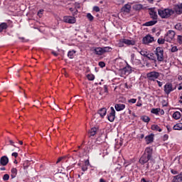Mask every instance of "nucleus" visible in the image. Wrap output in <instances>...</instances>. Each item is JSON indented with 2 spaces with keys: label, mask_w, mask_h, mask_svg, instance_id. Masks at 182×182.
I'll use <instances>...</instances> for the list:
<instances>
[{
  "label": "nucleus",
  "mask_w": 182,
  "mask_h": 182,
  "mask_svg": "<svg viewBox=\"0 0 182 182\" xmlns=\"http://www.w3.org/2000/svg\"><path fill=\"white\" fill-rule=\"evenodd\" d=\"M134 68H132V66L129 65V64L127 65V66L124 68V72L125 73H127V75H130V73H132V72L134 71V70H133Z\"/></svg>",
  "instance_id": "f3484780"
},
{
  "label": "nucleus",
  "mask_w": 182,
  "mask_h": 182,
  "mask_svg": "<svg viewBox=\"0 0 182 182\" xmlns=\"http://www.w3.org/2000/svg\"><path fill=\"white\" fill-rule=\"evenodd\" d=\"M96 133H97V128L96 127H92L89 131L90 136H95Z\"/></svg>",
  "instance_id": "a878e982"
},
{
  "label": "nucleus",
  "mask_w": 182,
  "mask_h": 182,
  "mask_svg": "<svg viewBox=\"0 0 182 182\" xmlns=\"http://www.w3.org/2000/svg\"><path fill=\"white\" fill-rule=\"evenodd\" d=\"M141 120H142V122H144V123H149V122H150V117L144 115L141 117Z\"/></svg>",
  "instance_id": "2f4dec72"
},
{
  "label": "nucleus",
  "mask_w": 182,
  "mask_h": 182,
  "mask_svg": "<svg viewBox=\"0 0 182 182\" xmlns=\"http://www.w3.org/2000/svg\"><path fill=\"white\" fill-rule=\"evenodd\" d=\"M173 129V130H182V124H176Z\"/></svg>",
  "instance_id": "72a5a7b5"
},
{
  "label": "nucleus",
  "mask_w": 182,
  "mask_h": 182,
  "mask_svg": "<svg viewBox=\"0 0 182 182\" xmlns=\"http://www.w3.org/2000/svg\"><path fill=\"white\" fill-rule=\"evenodd\" d=\"M63 159H65V157H60L57 162H56V164H58V163H60V161H62V160H63Z\"/></svg>",
  "instance_id": "6e6d98bb"
},
{
  "label": "nucleus",
  "mask_w": 182,
  "mask_h": 182,
  "mask_svg": "<svg viewBox=\"0 0 182 182\" xmlns=\"http://www.w3.org/2000/svg\"><path fill=\"white\" fill-rule=\"evenodd\" d=\"M172 182H182V172L173 177Z\"/></svg>",
  "instance_id": "6ab92c4d"
},
{
  "label": "nucleus",
  "mask_w": 182,
  "mask_h": 182,
  "mask_svg": "<svg viewBox=\"0 0 182 182\" xmlns=\"http://www.w3.org/2000/svg\"><path fill=\"white\" fill-rule=\"evenodd\" d=\"M176 90V87H173V84L170 82H167L164 86V91L165 95H170L171 92H174Z\"/></svg>",
  "instance_id": "423d86ee"
},
{
  "label": "nucleus",
  "mask_w": 182,
  "mask_h": 182,
  "mask_svg": "<svg viewBox=\"0 0 182 182\" xmlns=\"http://www.w3.org/2000/svg\"><path fill=\"white\" fill-rule=\"evenodd\" d=\"M93 11H95V12H100V9L99 8V6H95L93 7Z\"/></svg>",
  "instance_id": "09e8293b"
},
{
  "label": "nucleus",
  "mask_w": 182,
  "mask_h": 182,
  "mask_svg": "<svg viewBox=\"0 0 182 182\" xmlns=\"http://www.w3.org/2000/svg\"><path fill=\"white\" fill-rule=\"evenodd\" d=\"M136 106H137L138 107H141V106H142L141 102H138L136 103Z\"/></svg>",
  "instance_id": "680f3d73"
},
{
  "label": "nucleus",
  "mask_w": 182,
  "mask_h": 182,
  "mask_svg": "<svg viewBox=\"0 0 182 182\" xmlns=\"http://www.w3.org/2000/svg\"><path fill=\"white\" fill-rule=\"evenodd\" d=\"M176 36V32L173 30H169L165 35V40L166 42H173L174 37Z\"/></svg>",
  "instance_id": "39448f33"
},
{
  "label": "nucleus",
  "mask_w": 182,
  "mask_h": 182,
  "mask_svg": "<svg viewBox=\"0 0 182 182\" xmlns=\"http://www.w3.org/2000/svg\"><path fill=\"white\" fill-rule=\"evenodd\" d=\"M164 42H166V37H164V38H159L158 39V43L159 45H164Z\"/></svg>",
  "instance_id": "58836bf2"
},
{
  "label": "nucleus",
  "mask_w": 182,
  "mask_h": 182,
  "mask_svg": "<svg viewBox=\"0 0 182 182\" xmlns=\"http://www.w3.org/2000/svg\"><path fill=\"white\" fill-rule=\"evenodd\" d=\"M157 83H158V86H159V87H161V86H163V82H160L159 80H156Z\"/></svg>",
  "instance_id": "13d9d810"
},
{
  "label": "nucleus",
  "mask_w": 182,
  "mask_h": 182,
  "mask_svg": "<svg viewBox=\"0 0 182 182\" xmlns=\"http://www.w3.org/2000/svg\"><path fill=\"white\" fill-rule=\"evenodd\" d=\"M146 58H147V59H149V60H154L156 62V58H154V53L148 54Z\"/></svg>",
  "instance_id": "c9c22d12"
},
{
  "label": "nucleus",
  "mask_w": 182,
  "mask_h": 182,
  "mask_svg": "<svg viewBox=\"0 0 182 182\" xmlns=\"http://www.w3.org/2000/svg\"><path fill=\"white\" fill-rule=\"evenodd\" d=\"M178 90H182V82L179 83Z\"/></svg>",
  "instance_id": "4d7b16f0"
},
{
  "label": "nucleus",
  "mask_w": 182,
  "mask_h": 182,
  "mask_svg": "<svg viewBox=\"0 0 182 182\" xmlns=\"http://www.w3.org/2000/svg\"><path fill=\"white\" fill-rule=\"evenodd\" d=\"M177 41H178V43L181 45L182 44V36H178Z\"/></svg>",
  "instance_id": "c03bdc74"
},
{
  "label": "nucleus",
  "mask_w": 182,
  "mask_h": 182,
  "mask_svg": "<svg viewBox=\"0 0 182 182\" xmlns=\"http://www.w3.org/2000/svg\"><path fill=\"white\" fill-rule=\"evenodd\" d=\"M102 144V147H105V150H103V154H109V153L107 152V149H109V145H107V143L103 141Z\"/></svg>",
  "instance_id": "c756f323"
},
{
  "label": "nucleus",
  "mask_w": 182,
  "mask_h": 182,
  "mask_svg": "<svg viewBox=\"0 0 182 182\" xmlns=\"http://www.w3.org/2000/svg\"><path fill=\"white\" fill-rule=\"evenodd\" d=\"M133 9L135 11H141V9H144V6L142 4H136L133 6Z\"/></svg>",
  "instance_id": "412c9836"
},
{
  "label": "nucleus",
  "mask_w": 182,
  "mask_h": 182,
  "mask_svg": "<svg viewBox=\"0 0 182 182\" xmlns=\"http://www.w3.org/2000/svg\"><path fill=\"white\" fill-rule=\"evenodd\" d=\"M145 140L146 144H150V143H153V141L154 140V136L153 134L148 135L145 137Z\"/></svg>",
  "instance_id": "aec40b11"
},
{
  "label": "nucleus",
  "mask_w": 182,
  "mask_h": 182,
  "mask_svg": "<svg viewBox=\"0 0 182 182\" xmlns=\"http://www.w3.org/2000/svg\"><path fill=\"white\" fill-rule=\"evenodd\" d=\"M43 14V9L39 10L38 12V16H39V18H42Z\"/></svg>",
  "instance_id": "a18cd8bd"
},
{
  "label": "nucleus",
  "mask_w": 182,
  "mask_h": 182,
  "mask_svg": "<svg viewBox=\"0 0 182 182\" xmlns=\"http://www.w3.org/2000/svg\"><path fill=\"white\" fill-rule=\"evenodd\" d=\"M99 66H100V68H105L106 66V64L105 63V62H100L99 63Z\"/></svg>",
  "instance_id": "8fccbe9b"
},
{
  "label": "nucleus",
  "mask_w": 182,
  "mask_h": 182,
  "mask_svg": "<svg viewBox=\"0 0 182 182\" xmlns=\"http://www.w3.org/2000/svg\"><path fill=\"white\" fill-rule=\"evenodd\" d=\"M3 180L4 181H8V180H9V174L8 173L4 174L3 176Z\"/></svg>",
  "instance_id": "a19ab883"
},
{
  "label": "nucleus",
  "mask_w": 182,
  "mask_h": 182,
  "mask_svg": "<svg viewBox=\"0 0 182 182\" xmlns=\"http://www.w3.org/2000/svg\"><path fill=\"white\" fill-rule=\"evenodd\" d=\"M9 142L10 143L11 146H13L14 147H16V145H15V142H14V141L9 139Z\"/></svg>",
  "instance_id": "603ef678"
},
{
  "label": "nucleus",
  "mask_w": 182,
  "mask_h": 182,
  "mask_svg": "<svg viewBox=\"0 0 182 182\" xmlns=\"http://www.w3.org/2000/svg\"><path fill=\"white\" fill-rule=\"evenodd\" d=\"M75 53H76V51L73 50L68 52V56L70 58V59H73V57L75 56Z\"/></svg>",
  "instance_id": "473e14b6"
},
{
  "label": "nucleus",
  "mask_w": 182,
  "mask_h": 182,
  "mask_svg": "<svg viewBox=\"0 0 182 182\" xmlns=\"http://www.w3.org/2000/svg\"><path fill=\"white\" fill-rule=\"evenodd\" d=\"M149 15L154 21H157L159 16H157V11H156L154 9H151L149 10Z\"/></svg>",
  "instance_id": "9b49d317"
},
{
  "label": "nucleus",
  "mask_w": 182,
  "mask_h": 182,
  "mask_svg": "<svg viewBox=\"0 0 182 182\" xmlns=\"http://www.w3.org/2000/svg\"><path fill=\"white\" fill-rule=\"evenodd\" d=\"M142 42L144 45H149V43H152V42H154V37L151 36V35L150 34H148L143 38Z\"/></svg>",
  "instance_id": "6e6552de"
},
{
  "label": "nucleus",
  "mask_w": 182,
  "mask_h": 182,
  "mask_svg": "<svg viewBox=\"0 0 182 182\" xmlns=\"http://www.w3.org/2000/svg\"><path fill=\"white\" fill-rule=\"evenodd\" d=\"M11 156L13 157H15V159H16V157H18V152H14L11 154Z\"/></svg>",
  "instance_id": "5fc2aeb1"
},
{
  "label": "nucleus",
  "mask_w": 182,
  "mask_h": 182,
  "mask_svg": "<svg viewBox=\"0 0 182 182\" xmlns=\"http://www.w3.org/2000/svg\"><path fill=\"white\" fill-rule=\"evenodd\" d=\"M155 55L158 62H163L164 60V50L161 47H157L155 50Z\"/></svg>",
  "instance_id": "7ed1b4c3"
},
{
  "label": "nucleus",
  "mask_w": 182,
  "mask_h": 182,
  "mask_svg": "<svg viewBox=\"0 0 182 182\" xmlns=\"http://www.w3.org/2000/svg\"><path fill=\"white\" fill-rule=\"evenodd\" d=\"M63 21L65 22V23H75L76 18H75V17L65 16L63 17Z\"/></svg>",
  "instance_id": "1a4fd4ad"
},
{
  "label": "nucleus",
  "mask_w": 182,
  "mask_h": 182,
  "mask_svg": "<svg viewBox=\"0 0 182 182\" xmlns=\"http://www.w3.org/2000/svg\"><path fill=\"white\" fill-rule=\"evenodd\" d=\"M98 113L101 117H104V116H106V113H107V109L106 108H102L98 111Z\"/></svg>",
  "instance_id": "393cba45"
},
{
  "label": "nucleus",
  "mask_w": 182,
  "mask_h": 182,
  "mask_svg": "<svg viewBox=\"0 0 182 182\" xmlns=\"http://www.w3.org/2000/svg\"><path fill=\"white\" fill-rule=\"evenodd\" d=\"M52 54L54 55V56H58V55H59L58 53L55 52V51H52Z\"/></svg>",
  "instance_id": "0e129e2a"
},
{
  "label": "nucleus",
  "mask_w": 182,
  "mask_h": 182,
  "mask_svg": "<svg viewBox=\"0 0 182 182\" xmlns=\"http://www.w3.org/2000/svg\"><path fill=\"white\" fill-rule=\"evenodd\" d=\"M153 160V148L146 147L143 155L139 159L140 164H146Z\"/></svg>",
  "instance_id": "f257e3e1"
},
{
  "label": "nucleus",
  "mask_w": 182,
  "mask_h": 182,
  "mask_svg": "<svg viewBox=\"0 0 182 182\" xmlns=\"http://www.w3.org/2000/svg\"><path fill=\"white\" fill-rule=\"evenodd\" d=\"M11 178H15V177H16V175L18 174V169H16V168H12L11 170Z\"/></svg>",
  "instance_id": "5701e85b"
},
{
  "label": "nucleus",
  "mask_w": 182,
  "mask_h": 182,
  "mask_svg": "<svg viewBox=\"0 0 182 182\" xmlns=\"http://www.w3.org/2000/svg\"><path fill=\"white\" fill-rule=\"evenodd\" d=\"M174 12H176V14H177V15H181V14H182L181 5H176L173 7V14H174Z\"/></svg>",
  "instance_id": "2eb2a0df"
},
{
  "label": "nucleus",
  "mask_w": 182,
  "mask_h": 182,
  "mask_svg": "<svg viewBox=\"0 0 182 182\" xmlns=\"http://www.w3.org/2000/svg\"><path fill=\"white\" fill-rule=\"evenodd\" d=\"M107 119L109 122H114V119H116V110L113 107H110V112L107 116Z\"/></svg>",
  "instance_id": "0eeeda50"
},
{
  "label": "nucleus",
  "mask_w": 182,
  "mask_h": 182,
  "mask_svg": "<svg viewBox=\"0 0 182 182\" xmlns=\"http://www.w3.org/2000/svg\"><path fill=\"white\" fill-rule=\"evenodd\" d=\"M73 16H75V15H77V9H75V11L73 12Z\"/></svg>",
  "instance_id": "052dcab7"
},
{
  "label": "nucleus",
  "mask_w": 182,
  "mask_h": 182,
  "mask_svg": "<svg viewBox=\"0 0 182 182\" xmlns=\"http://www.w3.org/2000/svg\"><path fill=\"white\" fill-rule=\"evenodd\" d=\"M168 135L164 134L163 136L164 141H166V140H168Z\"/></svg>",
  "instance_id": "864d4df0"
},
{
  "label": "nucleus",
  "mask_w": 182,
  "mask_h": 182,
  "mask_svg": "<svg viewBox=\"0 0 182 182\" xmlns=\"http://www.w3.org/2000/svg\"><path fill=\"white\" fill-rule=\"evenodd\" d=\"M178 80H182V75H178Z\"/></svg>",
  "instance_id": "69168bd1"
},
{
  "label": "nucleus",
  "mask_w": 182,
  "mask_h": 182,
  "mask_svg": "<svg viewBox=\"0 0 182 182\" xmlns=\"http://www.w3.org/2000/svg\"><path fill=\"white\" fill-rule=\"evenodd\" d=\"M87 78L88 79V80H95V76L93 75V74H88L87 75Z\"/></svg>",
  "instance_id": "ea45409f"
},
{
  "label": "nucleus",
  "mask_w": 182,
  "mask_h": 182,
  "mask_svg": "<svg viewBox=\"0 0 182 182\" xmlns=\"http://www.w3.org/2000/svg\"><path fill=\"white\" fill-rule=\"evenodd\" d=\"M171 173L173 175L178 174V171L175 169H171Z\"/></svg>",
  "instance_id": "3c124183"
},
{
  "label": "nucleus",
  "mask_w": 182,
  "mask_h": 182,
  "mask_svg": "<svg viewBox=\"0 0 182 182\" xmlns=\"http://www.w3.org/2000/svg\"><path fill=\"white\" fill-rule=\"evenodd\" d=\"M122 42H124V45H127L128 46L136 45V41L134 40H129L126 38H122Z\"/></svg>",
  "instance_id": "4468645a"
},
{
  "label": "nucleus",
  "mask_w": 182,
  "mask_h": 182,
  "mask_svg": "<svg viewBox=\"0 0 182 182\" xmlns=\"http://www.w3.org/2000/svg\"><path fill=\"white\" fill-rule=\"evenodd\" d=\"M118 46L119 48H123L124 46V42H123V39L119 40Z\"/></svg>",
  "instance_id": "79ce46f5"
},
{
  "label": "nucleus",
  "mask_w": 182,
  "mask_h": 182,
  "mask_svg": "<svg viewBox=\"0 0 182 182\" xmlns=\"http://www.w3.org/2000/svg\"><path fill=\"white\" fill-rule=\"evenodd\" d=\"M87 19H89V21H93V19L95 18L94 17H93V16H92L91 14H90V13H88L87 14Z\"/></svg>",
  "instance_id": "37998d69"
},
{
  "label": "nucleus",
  "mask_w": 182,
  "mask_h": 182,
  "mask_svg": "<svg viewBox=\"0 0 182 182\" xmlns=\"http://www.w3.org/2000/svg\"><path fill=\"white\" fill-rule=\"evenodd\" d=\"M159 112L161 114H164V110L161 109Z\"/></svg>",
  "instance_id": "338daca9"
},
{
  "label": "nucleus",
  "mask_w": 182,
  "mask_h": 182,
  "mask_svg": "<svg viewBox=\"0 0 182 182\" xmlns=\"http://www.w3.org/2000/svg\"><path fill=\"white\" fill-rule=\"evenodd\" d=\"M89 166H90V162L89 161V159H87L81 167L82 171H87V167H89Z\"/></svg>",
  "instance_id": "a211bd4d"
},
{
  "label": "nucleus",
  "mask_w": 182,
  "mask_h": 182,
  "mask_svg": "<svg viewBox=\"0 0 182 182\" xmlns=\"http://www.w3.org/2000/svg\"><path fill=\"white\" fill-rule=\"evenodd\" d=\"M136 55L134 53L131 54V62L132 65H135V66H139L141 63V61L139 59L135 58Z\"/></svg>",
  "instance_id": "9d476101"
},
{
  "label": "nucleus",
  "mask_w": 182,
  "mask_h": 182,
  "mask_svg": "<svg viewBox=\"0 0 182 182\" xmlns=\"http://www.w3.org/2000/svg\"><path fill=\"white\" fill-rule=\"evenodd\" d=\"M151 130H154L155 132H161L162 131L161 128H160V127H159V125H157V124L151 125Z\"/></svg>",
  "instance_id": "bb28decb"
},
{
  "label": "nucleus",
  "mask_w": 182,
  "mask_h": 182,
  "mask_svg": "<svg viewBox=\"0 0 182 182\" xmlns=\"http://www.w3.org/2000/svg\"><path fill=\"white\" fill-rule=\"evenodd\" d=\"M94 52L95 55H98L100 56H102L103 55L102 47H97L94 49Z\"/></svg>",
  "instance_id": "4be33fe9"
},
{
  "label": "nucleus",
  "mask_w": 182,
  "mask_h": 182,
  "mask_svg": "<svg viewBox=\"0 0 182 182\" xmlns=\"http://www.w3.org/2000/svg\"><path fill=\"white\" fill-rule=\"evenodd\" d=\"M139 53L141 55V56H144L145 58H147L149 55V53L146 50H141L139 51Z\"/></svg>",
  "instance_id": "4c0bfd02"
},
{
  "label": "nucleus",
  "mask_w": 182,
  "mask_h": 182,
  "mask_svg": "<svg viewBox=\"0 0 182 182\" xmlns=\"http://www.w3.org/2000/svg\"><path fill=\"white\" fill-rule=\"evenodd\" d=\"M173 14L174 11L170 9H161L158 10V14L162 19H168Z\"/></svg>",
  "instance_id": "f03ea898"
},
{
  "label": "nucleus",
  "mask_w": 182,
  "mask_h": 182,
  "mask_svg": "<svg viewBox=\"0 0 182 182\" xmlns=\"http://www.w3.org/2000/svg\"><path fill=\"white\" fill-rule=\"evenodd\" d=\"M146 77L149 82H156V80L160 77V73L156 71L149 72L146 74Z\"/></svg>",
  "instance_id": "20e7f679"
},
{
  "label": "nucleus",
  "mask_w": 182,
  "mask_h": 182,
  "mask_svg": "<svg viewBox=\"0 0 182 182\" xmlns=\"http://www.w3.org/2000/svg\"><path fill=\"white\" fill-rule=\"evenodd\" d=\"M136 102H137V100L134 99V98H132V99H130V100H128L129 103H132V104L136 103Z\"/></svg>",
  "instance_id": "49530a36"
},
{
  "label": "nucleus",
  "mask_w": 182,
  "mask_h": 182,
  "mask_svg": "<svg viewBox=\"0 0 182 182\" xmlns=\"http://www.w3.org/2000/svg\"><path fill=\"white\" fill-rule=\"evenodd\" d=\"M102 55H103L104 53H107V52H111L112 48L111 47L107 46V47L102 48Z\"/></svg>",
  "instance_id": "7c9ffc66"
},
{
  "label": "nucleus",
  "mask_w": 182,
  "mask_h": 182,
  "mask_svg": "<svg viewBox=\"0 0 182 182\" xmlns=\"http://www.w3.org/2000/svg\"><path fill=\"white\" fill-rule=\"evenodd\" d=\"M114 107L117 112H122V110H124V109H126V105L124 104H116Z\"/></svg>",
  "instance_id": "dca6fc26"
},
{
  "label": "nucleus",
  "mask_w": 182,
  "mask_h": 182,
  "mask_svg": "<svg viewBox=\"0 0 182 182\" xmlns=\"http://www.w3.org/2000/svg\"><path fill=\"white\" fill-rule=\"evenodd\" d=\"M122 12H124L125 14H129L130 11H132V5L127 4H125L121 9Z\"/></svg>",
  "instance_id": "f8f14e48"
},
{
  "label": "nucleus",
  "mask_w": 182,
  "mask_h": 182,
  "mask_svg": "<svg viewBox=\"0 0 182 182\" xmlns=\"http://www.w3.org/2000/svg\"><path fill=\"white\" fill-rule=\"evenodd\" d=\"M102 137H106V135H102L101 136L98 137L97 139V141H100V140L102 139Z\"/></svg>",
  "instance_id": "bf43d9fd"
},
{
  "label": "nucleus",
  "mask_w": 182,
  "mask_h": 182,
  "mask_svg": "<svg viewBox=\"0 0 182 182\" xmlns=\"http://www.w3.org/2000/svg\"><path fill=\"white\" fill-rule=\"evenodd\" d=\"M177 50H178V49L177 48V46H173L171 49V52H177Z\"/></svg>",
  "instance_id": "de8ad7c7"
},
{
  "label": "nucleus",
  "mask_w": 182,
  "mask_h": 182,
  "mask_svg": "<svg viewBox=\"0 0 182 182\" xmlns=\"http://www.w3.org/2000/svg\"><path fill=\"white\" fill-rule=\"evenodd\" d=\"M157 23V20H153L148 22H146L144 24V26H153V25H156Z\"/></svg>",
  "instance_id": "b1692460"
},
{
  "label": "nucleus",
  "mask_w": 182,
  "mask_h": 182,
  "mask_svg": "<svg viewBox=\"0 0 182 182\" xmlns=\"http://www.w3.org/2000/svg\"><path fill=\"white\" fill-rule=\"evenodd\" d=\"M176 31H182V23H178L175 25Z\"/></svg>",
  "instance_id": "f704fd0d"
},
{
  "label": "nucleus",
  "mask_w": 182,
  "mask_h": 182,
  "mask_svg": "<svg viewBox=\"0 0 182 182\" xmlns=\"http://www.w3.org/2000/svg\"><path fill=\"white\" fill-rule=\"evenodd\" d=\"M173 117L176 120H178V119H180V117H181V113H180V112H178V111H176L173 114Z\"/></svg>",
  "instance_id": "cd10ccee"
},
{
  "label": "nucleus",
  "mask_w": 182,
  "mask_h": 182,
  "mask_svg": "<svg viewBox=\"0 0 182 182\" xmlns=\"http://www.w3.org/2000/svg\"><path fill=\"white\" fill-rule=\"evenodd\" d=\"M100 182H106V181H105V179H103V178H100Z\"/></svg>",
  "instance_id": "774afa93"
},
{
  "label": "nucleus",
  "mask_w": 182,
  "mask_h": 182,
  "mask_svg": "<svg viewBox=\"0 0 182 182\" xmlns=\"http://www.w3.org/2000/svg\"><path fill=\"white\" fill-rule=\"evenodd\" d=\"M8 163H9V159L8 158V156H1V159H0V164L1 166H6V164H8Z\"/></svg>",
  "instance_id": "ddd939ff"
},
{
  "label": "nucleus",
  "mask_w": 182,
  "mask_h": 182,
  "mask_svg": "<svg viewBox=\"0 0 182 182\" xmlns=\"http://www.w3.org/2000/svg\"><path fill=\"white\" fill-rule=\"evenodd\" d=\"M161 109L160 108H153L151 111V113H153L154 114H159V112H160Z\"/></svg>",
  "instance_id": "e433bc0d"
},
{
  "label": "nucleus",
  "mask_w": 182,
  "mask_h": 182,
  "mask_svg": "<svg viewBox=\"0 0 182 182\" xmlns=\"http://www.w3.org/2000/svg\"><path fill=\"white\" fill-rule=\"evenodd\" d=\"M5 29H8V24L6 23H1L0 24V32L5 31Z\"/></svg>",
  "instance_id": "c85d7f7f"
},
{
  "label": "nucleus",
  "mask_w": 182,
  "mask_h": 182,
  "mask_svg": "<svg viewBox=\"0 0 182 182\" xmlns=\"http://www.w3.org/2000/svg\"><path fill=\"white\" fill-rule=\"evenodd\" d=\"M179 103H182V91L180 95V100H179Z\"/></svg>",
  "instance_id": "e2e57ef3"
}]
</instances>
